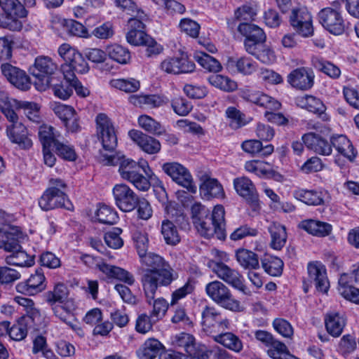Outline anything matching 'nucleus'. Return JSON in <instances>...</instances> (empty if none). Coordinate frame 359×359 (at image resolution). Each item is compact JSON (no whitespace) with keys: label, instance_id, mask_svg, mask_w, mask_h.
Instances as JSON below:
<instances>
[{"label":"nucleus","instance_id":"1","mask_svg":"<svg viewBox=\"0 0 359 359\" xmlns=\"http://www.w3.org/2000/svg\"><path fill=\"white\" fill-rule=\"evenodd\" d=\"M146 268L141 276V284L148 304H151L159 287L169 286L178 278L177 273L161 256L148 252L140 257Z\"/></svg>","mask_w":359,"mask_h":359},{"label":"nucleus","instance_id":"2","mask_svg":"<svg viewBox=\"0 0 359 359\" xmlns=\"http://www.w3.org/2000/svg\"><path fill=\"white\" fill-rule=\"evenodd\" d=\"M100 161L107 165H118V172L121 177L131 182L137 189L147 191L150 187L149 178L154 175L149 164L145 161L138 163L130 158H126L120 153L108 154L100 151Z\"/></svg>","mask_w":359,"mask_h":359},{"label":"nucleus","instance_id":"3","mask_svg":"<svg viewBox=\"0 0 359 359\" xmlns=\"http://www.w3.org/2000/svg\"><path fill=\"white\" fill-rule=\"evenodd\" d=\"M67 286L62 283L55 284L53 290L44 294L46 302L50 306L54 316L62 322L72 326L71 319L77 308L73 298H69Z\"/></svg>","mask_w":359,"mask_h":359},{"label":"nucleus","instance_id":"4","mask_svg":"<svg viewBox=\"0 0 359 359\" xmlns=\"http://www.w3.org/2000/svg\"><path fill=\"white\" fill-rule=\"evenodd\" d=\"M225 211L222 205H216L212 212L203 219L195 222V227L198 232L205 238L214 236L219 240H224L226 237L225 230Z\"/></svg>","mask_w":359,"mask_h":359},{"label":"nucleus","instance_id":"5","mask_svg":"<svg viewBox=\"0 0 359 359\" xmlns=\"http://www.w3.org/2000/svg\"><path fill=\"white\" fill-rule=\"evenodd\" d=\"M29 72L37 80L34 85L39 91L46 90L50 82L60 74L57 65L50 57L46 55L36 57L33 65L29 68Z\"/></svg>","mask_w":359,"mask_h":359},{"label":"nucleus","instance_id":"6","mask_svg":"<svg viewBox=\"0 0 359 359\" xmlns=\"http://www.w3.org/2000/svg\"><path fill=\"white\" fill-rule=\"evenodd\" d=\"M0 27L12 32H19L22 29L20 20L27 17V11L19 0H0Z\"/></svg>","mask_w":359,"mask_h":359},{"label":"nucleus","instance_id":"7","mask_svg":"<svg viewBox=\"0 0 359 359\" xmlns=\"http://www.w3.org/2000/svg\"><path fill=\"white\" fill-rule=\"evenodd\" d=\"M81 259L88 267L98 269L109 278L117 279L130 285L135 283L132 273L119 266L105 263L100 257L85 254L81 256Z\"/></svg>","mask_w":359,"mask_h":359},{"label":"nucleus","instance_id":"8","mask_svg":"<svg viewBox=\"0 0 359 359\" xmlns=\"http://www.w3.org/2000/svg\"><path fill=\"white\" fill-rule=\"evenodd\" d=\"M207 295L217 304L233 311H240L239 301L235 299L227 286L219 280H214L205 286Z\"/></svg>","mask_w":359,"mask_h":359},{"label":"nucleus","instance_id":"9","mask_svg":"<svg viewBox=\"0 0 359 359\" xmlns=\"http://www.w3.org/2000/svg\"><path fill=\"white\" fill-rule=\"evenodd\" d=\"M96 124L103 149L113 153L117 146V137L111 120L105 114L101 113L96 116Z\"/></svg>","mask_w":359,"mask_h":359},{"label":"nucleus","instance_id":"10","mask_svg":"<svg viewBox=\"0 0 359 359\" xmlns=\"http://www.w3.org/2000/svg\"><path fill=\"white\" fill-rule=\"evenodd\" d=\"M195 68L194 62L185 53L166 57L159 65L162 72L174 75L191 73Z\"/></svg>","mask_w":359,"mask_h":359},{"label":"nucleus","instance_id":"11","mask_svg":"<svg viewBox=\"0 0 359 359\" xmlns=\"http://www.w3.org/2000/svg\"><path fill=\"white\" fill-rule=\"evenodd\" d=\"M319 22L334 35L343 34L347 27L341 12L330 7L322 9L318 13Z\"/></svg>","mask_w":359,"mask_h":359},{"label":"nucleus","instance_id":"12","mask_svg":"<svg viewBox=\"0 0 359 359\" xmlns=\"http://www.w3.org/2000/svg\"><path fill=\"white\" fill-rule=\"evenodd\" d=\"M210 268L216 273L218 278L238 290L245 294H250V291L244 285L243 282V276L236 269L230 268L225 264L210 263Z\"/></svg>","mask_w":359,"mask_h":359},{"label":"nucleus","instance_id":"13","mask_svg":"<svg viewBox=\"0 0 359 359\" xmlns=\"http://www.w3.org/2000/svg\"><path fill=\"white\" fill-rule=\"evenodd\" d=\"M162 169L177 184L191 193H196V187L193 182L192 176L184 165L177 162H170L164 163Z\"/></svg>","mask_w":359,"mask_h":359},{"label":"nucleus","instance_id":"14","mask_svg":"<svg viewBox=\"0 0 359 359\" xmlns=\"http://www.w3.org/2000/svg\"><path fill=\"white\" fill-rule=\"evenodd\" d=\"M59 55L65 61L68 69H73L76 72L84 74L88 72V64L75 48L68 43L62 44L57 50Z\"/></svg>","mask_w":359,"mask_h":359},{"label":"nucleus","instance_id":"15","mask_svg":"<svg viewBox=\"0 0 359 359\" xmlns=\"http://www.w3.org/2000/svg\"><path fill=\"white\" fill-rule=\"evenodd\" d=\"M291 26L296 32L303 37H309L313 34L312 17L305 8L293 9L290 16Z\"/></svg>","mask_w":359,"mask_h":359},{"label":"nucleus","instance_id":"16","mask_svg":"<svg viewBox=\"0 0 359 359\" xmlns=\"http://www.w3.org/2000/svg\"><path fill=\"white\" fill-rule=\"evenodd\" d=\"M39 205L44 211L59 208H64L68 210H73V205L67 198L65 192L54 191L47 189L39 198Z\"/></svg>","mask_w":359,"mask_h":359},{"label":"nucleus","instance_id":"17","mask_svg":"<svg viewBox=\"0 0 359 359\" xmlns=\"http://www.w3.org/2000/svg\"><path fill=\"white\" fill-rule=\"evenodd\" d=\"M233 187L236 193L252 207L257 210L259 205V196L252 182L247 177H238L233 180Z\"/></svg>","mask_w":359,"mask_h":359},{"label":"nucleus","instance_id":"18","mask_svg":"<svg viewBox=\"0 0 359 359\" xmlns=\"http://www.w3.org/2000/svg\"><path fill=\"white\" fill-rule=\"evenodd\" d=\"M113 194L116 205L123 212L133 210L138 203L139 198L126 184H116L113 189Z\"/></svg>","mask_w":359,"mask_h":359},{"label":"nucleus","instance_id":"19","mask_svg":"<svg viewBox=\"0 0 359 359\" xmlns=\"http://www.w3.org/2000/svg\"><path fill=\"white\" fill-rule=\"evenodd\" d=\"M22 239L23 233L18 226H0V248L9 252L19 250Z\"/></svg>","mask_w":359,"mask_h":359},{"label":"nucleus","instance_id":"20","mask_svg":"<svg viewBox=\"0 0 359 359\" xmlns=\"http://www.w3.org/2000/svg\"><path fill=\"white\" fill-rule=\"evenodd\" d=\"M330 141L332 147H333L339 154V156H336L334 161L339 166L342 168L344 165L339 156H343L350 162L354 161L357 155V151L346 136L343 135H334L331 137Z\"/></svg>","mask_w":359,"mask_h":359},{"label":"nucleus","instance_id":"21","mask_svg":"<svg viewBox=\"0 0 359 359\" xmlns=\"http://www.w3.org/2000/svg\"><path fill=\"white\" fill-rule=\"evenodd\" d=\"M149 20L137 18H130L128 21V31L126 38L127 42L134 46H142L150 36L146 32L145 23Z\"/></svg>","mask_w":359,"mask_h":359},{"label":"nucleus","instance_id":"22","mask_svg":"<svg viewBox=\"0 0 359 359\" xmlns=\"http://www.w3.org/2000/svg\"><path fill=\"white\" fill-rule=\"evenodd\" d=\"M46 288V277L41 269H36L25 282L16 285V290L27 295L36 294Z\"/></svg>","mask_w":359,"mask_h":359},{"label":"nucleus","instance_id":"23","mask_svg":"<svg viewBox=\"0 0 359 359\" xmlns=\"http://www.w3.org/2000/svg\"><path fill=\"white\" fill-rule=\"evenodd\" d=\"M309 280L313 282L317 290L325 293L330 287L325 266L320 262H311L307 265Z\"/></svg>","mask_w":359,"mask_h":359},{"label":"nucleus","instance_id":"24","mask_svg":"<svg viewBox=\"0 0 359 359\" xmlns=\"http://www.w3.org/2000/svg\"><path fill=\"white\" fill-rule=\"evenodd\" d=\"M1 72L8 81L22 90L30 88V79L26 72L10 64H3L1 66Z\"/></svg>","mask_w":359,"mask_h":359},{"label":"nucleus","instance_id":"25","mask_svg":"<svg viewBox=\"0 0 359 359\" xmlns=\"http://www.w3.org/2000/svg\"><path fill=\"white\" fill-rule=\"evenodd\" d=\"M314 74L310 69L299 67L292 70L287 75V82L294 88L307 90L314 83Z\"/></svg>","mask_w":359,"mask_h":359},{"label":"nucleus","instance_id":"26","mask_svg":"<svg viewBox=\"0 0 359 359\" xmlns=\"http://www.w3.org/2000/svg\"><path fill=\"white\" fill-rule=\"evenodd\" d=\"M128 136L144 152L149 154H158L161 149L160 142L138 130H130Z\"/></svg>","mask_w":359,"mask_h":359},{"label":"nucleus","instance_id":"27","mask_svg":"<svg viewBox=\"0 0 359 359\" xmlns=\"http://www.w3.org/2000/svg\"><path fill=\"white\" fill-rule=\"evenodd\" d=\"M6 135L10 141L18 144L20 149H28L32 146L27 128L22 123L8 125L6 127Z\"/></svg>","mask_w":359,"mask_h":359},{"label":"nucleus","instance_id":"28","mask_svg":"<svg viewBox=\"0 0 359 359\" xmlns=\"http://www.w3.org/2000/svg\"><path fill=\"white\" fill-rule=\"evenodd\" d=\"M302 141L306 147L315 153L323 156H329L332 154V144L319 135L309 133L302 136Z\"/></svg>","mask_w":359,"mask_h":359},{"label":"nucleus","instance_id":"29","mask_svg":"<svg viewBox=\"0 0 359 359\" xmlns=\"http://www.w3.org/2000/svg\"><path fill=\"white\" fill-rule=\"evenodd\" d=\"M299 227L317 237H325L332 231L330 224L312 219L302 221Z\"/></svg>","mask_w":359,"mask_h":359},{"label":"nucleus","instance_id":"30","mask_svg":"<svg viewBox=\"0 0 359 359\" xmlns=\"http://www.w3.org/2000/svg\"><path fill=\"white\" fill-rule=\"evenodd\" d=\"M200 179L202 181L200 189L207 198H224L223 187L217 179L211 178L206 175H202Z\"/></svg>","mask_w":359,"mask_h":359},{"label":"nucleus","instance_id":"31","mask_svg":"<svg viewBox=\"0 0 359 359\" xmlns=\"http://www.w3.org/2000/svg\"><path fill=\"white\" fill-rule=\"evenodd\" d=\"M346 323L344 316L337 312L328 313L325 317L326 330L334 337H338L341 334Z\"/></svg>","mask_w":359,"mask_h":359},{"label":"nucleus","instance_id":"32","mask_svg":"<svg viewBox=\"0 0 359 359\" xmlns=\"http://www.w3.org/2000/svg\"><path fill=\"white\" fill-rule=\"evenodd\" d=\"M236 258L244 269L252 271L259 269L258 255L251 250L240 248L236 251Z\"/></svg>","mask_w":359,"mask_h":359},{"label":"nucleus","instance_id":"33","mask_svg":"<svg viewBox=\"0 0 359 359\" xmlns=\"http://www.w3.org/2000/svg\"><path fill=\"white\" fill-rule=\"evenodd\" d=\"M163 348V345L158 340L150 338L137 351V355L139 359H154Z\"/></svg>","mask_w":359,"mask_h":359},{"label":"nucleus","instance_id":"34","mask_svg":"<svg viewBox=\"0 0 359 359\" xmlns=\"http://www.w3.org/2000/svg\"><path fill=\"white\" fill-rule=\"evenodd\" d=\"M350 278L346 275H341L338 280V290L346 299L359 304V289L353 286Z\"/></svg>","mask_w":359,"mask_h":359},{"label":"nucleus","instance_id":"35","mask_svg":"<svg viewBox=\"0 0 359 359\" xmlns=\"http://www.w3.org/2000/svg\"><path fill=\"white\" fill-rule=\"evenodd\" d=\"M293 197L309 205H320L324 203L321 192L314 190L297 189L292 192Z\"/></svg>","mask_w":359,"mask_h":359},{"label":"nucleus","instance_id":"36","mask_svg":"<svg viewBox=\"0 0 359 359\" xmlns=\"http://www.w3.org/2000/svg\"><path fill=\"white\" fill-rule=\"evenodd\" d=\"M228 68L244 75H250L255 72L257 63L251 58L243 57L238 60H230L227 63Z\"/></svg>","mask_w":359,"mask_h":359},{"label":"nucleus","instance_id":"37","mask_svg":"<svg viewBox=\"0 0 359 359\" xmlns=\"http://www.w3.org/2000/svg\"><path fill=\"white\" fill-rule=\"evenodd\" d=\"M269 231L271 237V246L275 250H280L287 241L285 227L278 223H272L269 226Z\"/></svg>","mask_w":359,"mask_h":359},{"label":"nucleus","instance_id":"38","mask_svg":"<svg viewBox=\"0 0 359 359\" xmlns=\"http://www.w3.org/2000/svg\"><path fill=\"white\" fill-rule=\"evenodd\" d=\"M39 138L43 148H50L56 144V140L62 139L58 131L49 126H41L39 129Z\"/></svg>","mask_w":359,"mask_h":359},{"label":"nucleus","instance_id":"39","mask_svg":"<svg viewBox=\"0 0 359 359\" xmlns=\"http://www.w3.org/2000/svg\"><path fill=\"white\" fill-rule=\"evenodd\" d=\"M54 95L61 100H67L73 93V86L61 81L60 74L53 79L48 84Z\"/></svg>","mask_w":359,"mask_h":359},{"label":"nucleus","instance_id":"40","mask_svg":"<svg viewBox=\"0 0 359 359\" xmlns=\"http://www.w3.org/2000/svg\"><path fill=\"white\" fill-rule=\"evenodd\" d=\"M213 339L215 341L235 352L238 353L243 349L241 340L231 332H224L214 335Z\"/></svg>","mask_w":359,"mask_h":359},{"label":"nucleus","instance_id":"41","mask_svg":"<svg viewBox=\"0 0 359 359\" xmlns=\"http://www.w3.org/2000/svg\"><path fill=\"white\" fill-rule=\"evenodd\" d=\"M238 30L246 39L262 43L266 40V35L262 29L254 24L241 23L238 27Z\"/></svg>","mask_w":359,"mask_h":359},{"label":"nucleus","instance_id":"42","mask_svg":"<svg viewBox=\"0 0 359 359\" xmlns=\"http://www.w3.org/2000/svg\"><path fill=\"white\" fill-rule=\"evenodd\" d=\"M195 60L206 71L217 73L222 69L221 63L215 57L204 52H197L194 55Z\"/></svg>","mask_w":359,"mask_h":359},{"label":"nucleus","instance_id":"43","mask_svg":"<svg viewBox=\"0 0 359 359\" xmlns=\"http://www.w3.org/2000/svg\"><path fill=\"white\" fill-rule=\"evenodd\" d=\"M137 122L139 126L149 133L159 136L165 132V129L159 122L148 115L140 116Z\"/></svg>","mask_w":359,"mask_h":359},{"label":"nucleus","instance_id":"44","mask_svg":"<svg viewBox=\"0 0 359 359\" xmlns=\"http://www.w3.org/2000/svg\"><path fill=\"white\" fill-rule=\"evenodd\" d=\"M161 233L168 245H175L180 241V236L176 226L169 219L162 221Z\"/></svg>","mask_w":359,"mask_h":359},{"label":"nucleus","instance_id":"45","mask_svg":"<svg viewBox=\"0 0 359 359\" xmlns=\"http://www.w3.org/2000/svg\"><path fill=\"white\" fill-rule=\"evenodd\" d=\"M264 271L271 276H280L283 273V262L277 257L266 255L261 259Z\"/></svg>","mask_w":359,"mask_h":359},{"label":"nucleus","instance_id":"46","mask_svg":"<svg viewBox=\"0 0 359 359\" xmlns=\"http://www.w3.org/2000/svg\"><path fill=\"white\" fill-rule=\"evenodd\" d=\"M297 102L298 106L314 114H321L325 110L323 102L320 99L311 95L298 97Z\"/></svg>","mask_w":359,"mask_h":359},{"label":"nucleus","instance_id":"47","mask_svg":"<svg viewBox=\"0 0 359 359\" xmlns=\"http://www.w3.org/2000/svg\"><path fill=\"white\" fill-rule=\"evenodd\" d=\"M313 67L332 79H337L340 76L341 71L334 64L323 60L319 57H313L311 59Z\"/></svg>","mask_w":359,"mask_h":359},{"label":"nucleus","instance_id":"48","mask_svg":"<svg viewBox=\"0 0 359 359\" xmlns=\"http://www.w3.org/2000/svg\"><path fill=\"white\" fill-rule=\"evenodd\" d=\"M57 22L70 35L83 38H87L89 36L87 29L81 23L74 20L58 19Z\"/></svg>","mask_w":359,"mask_h":359},{"label":"nucleus","instance_id":"49","mask_svg":"<svg viewBox=\"0 0 359 359\" xmlns=\"http://www.w3.org/2000/svg\"><path fill=\"white\" fill-rule=\"evenodd\" d=\"M267 347V353L273 359H299L290 354L285 344L276 339Z\"/></svg>","mask_w":359,"mask_h":359},{"label":"nucleus","instance_id":"50","mask_svg":"<svg viewBox=\"0 0 359 359\" xmlns=\"http://www.w3.org/2000/svg\"><path fill=\"white\" fill-rule=\"evenodd\" d=\"M116 4L123 11L130 15L132 16L130 18H137L143 20H149L147 14L132 0H116Z\"/></svg>","mask_w":359,"mask_h":359},{"label":"nucleus","instance_id":"51","mask_svg":"<svg viewBox=\"0 0 359 359\" xmlns=\"http://www.w3.org/2000/svg\"><path fill=\"white\" fill-rule=\"evenodd\" d=\"M107 53L111 59L120 64H127L131 58L128 49L118 44L107 46Z\"/></svg>","mask_w":359,"mask_h":359},{"label":"nucleus","instance_id":"52","mask_svg":"<svg viewBox=\"0 0 359 359\" xmlns=\"http://www.w3.org/2000/svg\"><path fill=\"white\" fill-rule=\"evenodd\" d=\"M53 149L56 154L65 160L74 161L76 159L77 156L74 147L63 138L56 140Z\"/></svg>","mask_w":359,"mask_h":359},{"label":"nucleus","instance_id":"53","mask_svg":"<svg viewBox=\"0 0 359 359\" xmlns=\"http://www.w3.org/2000/svg\"><path fill=\"white\" fill-rule=\"evenodd\" d=\"M95 217L100 223L112 225L118 220L117 212L107 205H102L95 212Z\"/></svg>","mask_w":359,"mask_h":359},{"label":"nucleus","instance_id":"54","mask_svg":"<svg viewBox=\"0 0 359 359\" xmlns=\"http://www.w3.org/2000/svg\"><path fill=\"white\" fill-rule=\"evenodd\" d=\"M110 86L126 93H135L140 89V81L133 79H117L110 81Z\"/></svg>","mask_w":359,"mask_h":359},{"label":"nucleus","instance_id":"55","mask_svg":"<svg viewBox=\"0 0 359 359\" xmlns=\"http://www.w3.org/2000/svg\"><path fill=\"white\" fill-rule=\"evenodd\" d=\"M209 83L224 91H233L236 89V83L227 76L221 74H215L209 76Z\"/></svg>","mask_w":359,"mask_h":359},{"label":"nucleus","instance_id":"56","mask_svg":"<svg viewBox=\"0 0 359 359\" xmlns=\"http://www.w3.org/2000/svg\"><path fill=\"white\" fill-rule=\"evenodd\" d=\"M226 116L231 119L230 126L233 129H238L248 123L251 118H247L245 115L236 107H229L226 110Z\"/></svg>","mask_w":359,"mask_h":359},{"label":"nucleus","instance_id":"57","mask_svg":"<svg viewBox=\"0 0 359 359\" xmlns=\"http://www.w3.org/2000/svg\"><path fill=\"white\" fill-rule=\"evenodd\" d=\"M11 252L12 254L6 258V262L8 264L18 266H30L33 264V259L29 258L27 252L22 248Z\"/></svg>","mask_w":359,"mask_h":359},{"label":"nucleus","instance_id":"58","mask_svg":"<svg viewBox=\"0 0 359 359\" xmlns=\"http://www.w3.org/2000/svg\"><path fill=\"white\" fill-rule=\"evenodd\" d=\"M155 298V297H154ZM149 305L153 306V309L150 313L151 318H153L154 320L158 321L161 320L165 314L168 311L169 304L166 299L163 297H160L158 299H153Z\"/></svg>","mask_w":359,"mask_h":359},{"label":"nucleus","instance_id":"59","mask_svg":"<svg viewBox=\"0 0 359 359\" xmlns=\"http://www.w3.org/2000/svg\"><path fill=\"white\" fill-rule=\"evenodd\" d=\"M122 229L118 227L113 228L104 234V241L106 244L111 248L118 249L123 245V241L120 237Z\"/></svg>","mask_w":359,"mask_h":359},{"label":"nucleus","instance_id":"60","mask_svg":"<svg viewBox=\"0 0 359 359\" xmlns=\"http://www.w3.org/2000/svg\"><path fill=\"white\" fill-rule=\"evenodd\" d=\"M55 114L61 119L63 123H67L74 118V114H76L74 109L69 105L62 103H55L53 108Z\"/></svg>","mask_w":359,"mask_h":359},{"label":"nucleus","instance_id":"61","mask_svg":"<svg viewBox=\"0 0 359 359\" xmlns=\"http://www.w3.org/2000/svg\"><path fill=\"white\" fill-rule=\"evenodd\" d=\"M156 322L158 321L154 320L151 315L142 313L138 316L136 320L135 330L139 333L146 334L152 330L153 325Z\"/></svg>","mask_w":359,"mask_h":359},{"label":"nucleus","instance_id":"62","mask_svg":"<svg viewBox=\"0 0 359 359\" xmlns=\"http://www.w3.org/2000/svg\"><path fill=\"white\" fill-rule=\"evenodd\" d=\"M27 334V327L24 319L18 320L8 330L9 337L15 341L24 339Z\"/></svg>","mask_w":359,"mask_h":359},{"label":"nucleus","instance_id":"63","mask_svg":"<svg viewBox=\"0 0 359 359\" xmlns=\"http://www.w3.org/2000/svg\"><path fill=\"white\" fill-rule=\"evenodd\" d=\"M171 105L174 111L180 116L187 115L192 109L191 104L182 97H175L172 99Z\"/></svg>","mask_w":359,"mask_h":359},{"label":"nucleus","instance_id":"64","mask_svg":"<svg viewBox=\"0 0 359 359\" xmlns=\"http://www.w3.org/2000/svg\"><path fill=\"white\" fill-rule=\"evenodd\" d=\"M229 320L222 316L215 320L209 328L203 327V330L208 334L213 337L214 335H217L229 328Z\"/></svg>","mask_w":359,"mask_h":359}]
</instances>
